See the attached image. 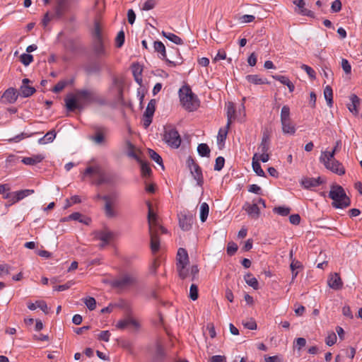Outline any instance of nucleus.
<instances>
[{
	"label": "nucleus",
	"instance_id": "nucleus-18",
	"mask_svg": "<svg viewBox=\"0 0 362 362\" xmlns=\"http://www.w3.org/2000/svg\"><path fill=\"white\" fill-rule=\"evenodd\" d=\"M29 82L30 80L28 78H23L22 81L19 94L23 98H28L35 92V88L34 87L28 86Z\"/></svg>",
	"mask_w": 362,
	"mask_h": 362
},
{
	"label": "nucleus",
	"instance_id": "nucleus-59",
	"mask_svg": "<svg viewBox=\"0 0 362 362\" xmlns=\"http://www.w3.org/2000/svg\"><path fill=\"white\" fill-rule=\"evenodd\" d=\"M35 133H33L34 134ZM33 135V134H28L27 133H21V134H19L16 136H15L14 137H13L12 139H10L11 141H13V142H15V143H18L20 141L25 139V138H28L30 136H31Z\"/></svg>",
	"mask_w": 362,
	"mask_h": 362
},
{
	"label": "nucleus",
	"instance_id": "nucleus-42",
	"mask_svg": "<svg viewBox=\"0 0 362 362\" xmlns=\"http://www.w3.org/2000/svg\"><path fill=\"white\" fill-rule=\"evenodd\" d=\"M229 128H227V125L225 128H221L218 131V135H217V142L218 144L221 143H224L227 134H228V130Z\"/></svg>",
	"mask_w": 362,
	"mask_h": 362
},
{
	"label": "nucleus",
	"instance_id": "nucleus-22",
	"mask_svg": "<svg viewBox=\"0 0 362 362\" xmlns=\"http://www.w3.org/2000/svg\"><path fill=\"white\" fill-rule=\"evenodd\" d=\"M126 146V153L127 156L136 160L137 162H141L139 155L137 154V149L135 146L132 144L129 141H127L125 143Z\"/></svg>",
	"mask_w": 362,
	"mask_h": 362
},
{
	"label": "nucleus",
	"instance_id": "nucleus-56",
	"mask_svg": "<svg viewBox=\"0 0 362 362\" xmlns=\"http://www.w3.org/2000/svg\"><path fill=\"white\" fill-rule=\"evenodd\" d=\"M124 33L123 30L119 31L115 39V44L117 47H121L124 42Z\"/></svg>",
	"mask_w": 362,
	"mask_h": 362
},
{
	"label": "nucleus",
	"instance_id": "nucleus-37",
	"mask_svg": "<svg viewBox=\"0 0 362 362\" xmlns=\"http://www.w3.org/2000/svg\"><path fill=\"white\" fill-rule=\"evenodd\" d=\"M289 120H291L290 107L288 105H284L281 108L280 114L281 123Z\"/></svg>",
	"mask_w": 362,
	"mask_h": 362
},
{
	"label": "nucleus",
	"instance_id": "nucleus-64",
	"mask_svg": "<svg viewBox=\"0 0 362 362\" xmlns=\"http://www.w3.org/2000/svg\"><path fill=\"white\" fill-rule=\"evenodd\" d=\"M341 67L346 74H350L351 71V66L349 61L346 59L341 60Z\"/></svg>",
	"mask_w": 362,
	"mask_h": 362
},
{
	"label": "nucleus",
	"instance_id": "nucleus-19",
	"mask_svg": "<svg viewBox=\"0 0 362 362\" xmlns=\"http://www.w3.org/2000/svg\"><path fill=\"white\" fill-rule=\"evenodd\" d=\"M327 284L334 290H339L342 288L343 283L341 277L337 273H334L328 278Z\"/></svg>",
	"mask_w": 362,
	"mask_h": 362
},
{
	"label": "nucleus",
	"instance_id": "nucleus-15",
	"mask_svg": "<svg viewBox=\"0 0 362 362\" xmlns=\"http://www.w3.org/2000/svg\"><path fill=\"white\" fill-rule=\"evenodd\" d=\"M189 259L187 250L184 248H179L176 257V269L183 268V266H188Z\"/></svg>",
	"mask_w": 362,
	"mask_h": 362
},
{
	"label": "nucleus",
	"instance_id": "nucleus-49",
	"mask_svg": "<svg viewBox=\"0 0 362 362\" xmlns=\"http://www.w3.org/2000/svg\"><path fill=\"white\" fill-rule=\"evenodd\" d=\"M253 160H261L262 163H266L269 160V155L268 153H255L252 158Z\"/></svg>",
	"mask_w": 362,
	"mask_h": 362
},
{
	"label": "nucleus",
	"instance_id": "nucleus-10",
	"mask_svg": "<svg viewBox=\"0 0 362 362\" xmlns=\"http://www.w3.org/2000/svg\"><path fill=\"white\" fill-rule=\"evenodd\" d=\"M153 49L158 53V57L165 60L170 66H175L177 64H181L180 58L177 61H172L167 58L165 47L162 42L155 41L153 42Z\"/></svg>",
	"mask_w": 362,
	"mask_h": 362
},
{
	"label": "nucleus",
	"instance_id": "nucleus-28",
	"mask_svg": "<svg viewBox=\"0 0 362 362\" xmlns=\"http://www.w3.org/2000/svg\"><path fill=\"white\" fill-rule=\"evenodd\" d=\"M350 101L351 103L347 106L348 109L351 113L356 115L358 113L357 107L359 104V98L356 95L352 94L350 95Z\"/></svg>",
	"mask_w": 362,
	"mask_h": 362
},
{
	"label": "nucleus",
	"instance_id": "nucleus-17",
	"mask_svg": "<svg viewBox=\"0 0 362 362\" xmlns=\"http://www.w3.org/2000/svg\"><path fill=\"white\" fill-rule=\"evenodd\" d=\"M243 209L245 210L247 214L252 218L257 219L259 216L260 209L256 203L251 204L248 202H245L243 206Z\"/></svg>",
	"mask_w": 362,
	"mask_h": 362
},
{
	"label": "nucleus",
	"instance_id": "nucleus-24",
	"mask_svg": "<svg viewBox=\"0 0 362 362\" xmlns=\"http://www.w3.org/2000/svg\"><path fill=\"white\" fill-rule=\"evenodd\" d=\"M18 97V93L14 88L7 89L3 95L4 99L8 103H14L17 100Z\"/></svg>",
	"mask_w": 362,
	"mask_h": 362
},
{
	"label": "nucleus",
	"instance_id": "nucleus-34",
	"mask_svg": "<svg viewBox=\"0 0 362 362\" xmlns=\"http://www.w3.org/2000/svg\"><path fill=\"white\" fill-rule=\"evenodd\" d=\"M162 35L168 40L176 45L183 44V40L179 36L175 35L174 33L163 31Z\"/></svg>",
	"mask_w": 362,
	"mask_h": 362
},
{
	"label": "nucleus",
	"instance_id": "nucleus-1",
	"mask_svg": "<svg viewBox=\"0 0 362 362\" xmlns=\"http://www.w3.org/2000/svg\"><path fill=\"white\" fill-rule=\"evenodd\" d=\"M148 207V233L151 239V249L152 252L156 253L160 249V240L158 236V231L162 233H167L165 228L160 225L158 216L152 209V205L150 202H146Z\"/></svg>",
	"mask_w": 362,
	"mask_h": 362
},
{
	"label": "nucleus",
	"instance_id": "nucleus-23",
	"mask_svg": "<svg viewBox=\"0 0 362 362\" xmlns=\"http://www.w3.org/2000/svg\"><path fill=\"white\" fill-rule=\"evenodd\" d=\"M37 308L42 310L45 314L49 313V308L44 300H37L35 303H28V308L30 310H35Z\"/></svg>",
	"mask_w": 362,
	"mask_h": 362
},
{
	"label": "nucleus",
	"instance_id": "nucleus-21",
	"mask_svg": "<svg viewBox=\"0 0 362 362\" xmlns=\"http://www.w3.org/2000/svg\"><path fill=\"white\" fill-rule=\"evenodd\" d=\"M35 192L33 189H22L13 192L12 204L18 202L25 197L33 194Z\"/></svg>",
	"mask_w": 362,
	"mask_h": 362
},
{
	"label": "nucleus",
	"instance_id": "nucleus-43",
	"mask_svg": "<svg viewBox=\"0 0 362 362\" xmlns=\"http://www.w3.org/2000/svg\"><path fill=\"white\" fill-rule=\"evenodd\" d=\"M90 140H92L97 145H101L105 143V138L102 132H98L95 134V135L90 136Z\"/></svg>",
	"mask_w": 362,
	"mask_h": 362
},
{
	"label": "nucleus",
	"instance_id": "nucleus-11",
	"mask_svg": "<svg viewBox=\"0 0 362 362\" xmlns=\"http://www.w3.org/2000/svg\"><path fill=\"white\" fill-rule=\"evenodd\" d=\"M187 164L194 180H197V185L202 186L203 184V175L200 167L191 157L187 158Z\"/></svg>",
	"mask_w": 362,
	"mask_h": 362
},
{
	"label": "nucleus",
	"instance_id": "nucleus-52",
	"mask_svg": "<svg viewBox=\"0 0 362 362\" xmlns=\"http://www.w3.org/2000/svg\"><path fill=\"white\" fill-rule=\"evenodd\" d=\"M198 287L195 284H192L189 288V297L192 300H196L198 298Z\"/></svg>",
	"mask_w": 362,
	"mask_h": 362
},
{
	"label": "nucleus",
	"instance_id": "nucleus-60",
	"mask_svg": "<svg viewBox=\"0 0 362 362\" xmlns=\"http://www.w3.org/2000/svg\"><path fill=\"white\" fill-rule=\"evenodd\" d=\"M237 250H238V245L235 243H233V242L228 243V244L227 245L228 255L232 256L235 253V252Z\"/></svg>",
	"mask_w": 362,
	"mask_h": 362
},
{
	"label": "nucleus",
	"instance_id": "nucleus-32",
	"mask_svg": "<svg viewBox=\"0 0 362 362\" xmlns=\"http://www.w3.org/2000/svg\"><path fill=\"white\" fill-rule=\"evenodd\" d=\"M56 138V132L54 130L48 132L44 136L39 139L38 144L41 145L47 144L52 142Z\"/></svg>",
	"mask_w": 362,
	"mask_h": 362
},
{
	"label": "nucleus",
	"instance_id": "nucleus-7",
	"mask_svg": "<svg viewBox=\"0 0 362 362\" xmlns=\"http://www.w3.org/2000/svg\"><path fill=\"white\" fill-rule=\"evenodd\" d=\"M77 101L81 105L90 104L94 102H98V98L93 90L81 89L76 93Z\"/></svg>",
	"mask_w": 362,
	"mask_h": 362
},
{
	"label": "nucleus",
	"instance_id": "nucleus-20",
	"mask_svg": "<svg viewBox=\"0 0 362 362\" xmlns=\"http://www.w3.org/2000/svg\"><path fill=\"white\" fill-rule=\"evenodd\" d=\"M45 159L42 154L33 155L30 157H24L21 162L26 165H35L41 163Z\"/></svg>",
	"mask_w": 362,
	"mask_h": 362
},
{
	"label": "nucleus",
	"instance_id": "nucleus-63",
	"mask_svg": "<svg viewBox=\"0 0 362 362\" xmlns=\"http://www.w3.org/2000/svg\"><path fill=\"white\" fill-rule=\"evenodd\" d=\"M110 332L108 330L102 331L98 336V339L100 341H109Z\"/></svg>",
	"mask_w": 362,
	"mask_h": 362
},
{
	"label": "nucleus",
	"instance_id": "nucleus-25",
	"mask_svg": "<svg viewBox=\"0 0 362 362\" xmlns=\"http://www.w3.org/2000/svg\"><path fill=\"white\" fill-rule=\"evenodd\" d=\"M246 80L255 85L268 84L269 82L265 78L260 77L258 74H250L245 76Z\"/></svg>",
	"mask_w": 362,
	"mask_h": 362
},
{
	"label": "nucleus",
	"instance_id": "nucleus-55",
	"mask_svg": "<svg viewBox=\"0 0 362 362\" xmlns=\"http://www.w3.org/2000/svg\"><path fill=\"white\" fill-rule=\"evenodd\" d=\"M141 164V174L144 177L149 176L151 173V168L144 162H139Z\"/></svg>",
	"mask_w": 362,
	"mask_h": 362
},
{
	"label": "nucleus",
	"instance_id": "nucleus-35",
	"mask_svg": "<svg viewBox=\"0 0 362 362\" xmlns=\"http://www.w3.org/2000/svg\"><path fill=\"white\" fill-rule=\"evenodd\" d=\"M132 73L134 76L135 81L141 85L142 83V68L139 64H134L132 66Z\"/></svg>",
	"mask_w": 362,
	"mask_h": 362
},
{
	"label": "nucleus",
	"instance_id": "nucleus-40",
	"mask_svg": "<svg viewBox=\"0 0 362 362\" xmlns=\"http://www.w3.org/2000/svg\"><path fill=\"white\" fill-rule=\"evenodd\" d=\"M197 152L202 157H209L210 155V148L206 144H200L197 146Z\"/></svg>",
	"mask_w": 362,
	"mask_h": 362
},
{
	"label": "nucleus",
	"instance_id": "nucleus-62",
	"mask_svg": "<svg viewBox=\"0 0 362 362\" xmlns=\"http://www.w3.org/2000/svg\"><path fill=\"white\" fill-rule=\"evenodd\" d=\"M337 341V336L335 334V333L334 332H332L331 334H329L327 338H326V340H325V342H326V344L327 346H332L334 345Z\"/></svg>",
	"mask_w": 362,
	"mask_h": 362
},
{
	"label": "nucleus",
	"instance_id": "nucleus-51",
	"mask_svg": "<svg viewBox=\"0 0 362 362\" xmlns=\"http://www.w3.org/2000/svg\"><path fill=\"white\" fill-rule=\"evenodd\" d=\"M20 58L21 62L25 66H28L33 61V57L30 54L23 53Z\"/></svg>",
	"mask_w": 362,
	"mask_h": 362
},
{
	"label": "nucleus",
	"instance_id": "nucleus-8",
	"mask_svg": "<svg viewBox=\"0 0 362 362\" xmlns=\"http://www.w3.org/2000/svg\"><path fill=\"white\" fill-rule=\"evenodd\" d=\"M320 160L324 164L327 169L331 170L332 173L339 175H341L345 173L344 167L341 163L337 160L335 158L329 159L327 158H320Z\"/></svg>",
	"mask_w": 362,
	"mask_h": 362
},
{
	"label": "nucleus",
	"instance_id": "nucleus-45",
	"mask_svg": "<svg viewBox=\"0 0 362 362\" xmlns=\"http://www.w3.org/2000/svg\"><path fill=\"white\" fill-rule=\"evenodd\" d=\"M274 212L281 216H286L289 214L291 209L287 206H277L273 209Z\"/></svg>",
	"mask_w": 362,
	"mask_h": 362
},
{
	"label": "nucleus",
	"instance_id": "nucleus-46",
	"mask_svg": "<svg viewBox=\"0 0 362 362\" xmlns=\"http://www.w3.org/2000/svg\"><path fill=\"white\" fill-rule=\"evenodd\" d=\"M112 88H115L118 97L121 98L122 95V82L119 78H114L112 79Z\"/></svg>",
	"mask_w": 362,
	"mask_h": 362
},
{
	"label": "nucleus",
	"instance_id": "nucleus-13",
	"mask_svg": "<svg viewBox=\"0 0 362 362\" xmlns=\"http://www.w3.org/2000/svg\"><path fill=\"white\" fill-rule=\"evenodd\" d=\"M179 226L184 231H188L193 224V216L191 214L183 211L178 214Z\"/></svg>",
	"mask_w": 362,
	"mask_h": 362
},
{
	"label": "nucleus",
	"instance_id": "nucleus-54",
	"mask_svg": "<svg viewBox=\"0 0 362 362\" xmlns=\"http://www.w3.org/2000/svg\"><path fill=\"white\" fill-rule=\"evenodd\" d=\"M156 4V0H146L143 3L141 6V9L144 11H149L153 9Z\"/></svg>",
	"mask_w": 362,
	"mask_h": 362
},
{
	"label": "nucleus",
	"instance_id": "nucleus-33",
	"mask_svg": "<svg viewBox=\"0 0 362 362\" xmlns=\"http://www.w3.org/2000/svg\"><path fill=\"white\" fill-rule=\"evenodd\" d=\"M65 102L68 110L72 111L75 109L81 108V105L77 101L76 98H67Z\"/></svg>",
	"mask_w": 362,
	"mask_h": 362
},
{
	"label": "nucleus",
	"instance_id": "nucleus-36",
	"mask_svg": "<svg viewBox=\"0 0 362 362\" xmlns=\"http://www.w3.org/2000/svg\"><path fill=\"white\" fill-rule=\"evenodd\" d=\"M244 279L246 284L257 290L259 288V284L257 279L252 276V274L248 273L245 275Z\"/></svg>",
	"mask_w": 362,
	"mask_h": 362
},
{
	"label": "nucleus",
	"instance_id": "nucleus-38",
	"mask_svg": "<svg viewBox=\"0 0 362 362\" xmlns=\"http://www.w3.org/2000/svg\"><path fill=\"white\" fill-rule=\"evenodd\" d=\"M156 101L155 99L151 100L148 103V105L144 113V116H147L148 117H153L156 110Z\"/></svg>",
	"mask_w": 362,
	"mask_h": 362
},
{
	"label": "nucleus",
	"instance_id": "nucleus-6",
	"mask_svg": "<svg viewBox=\"0 0 362 362\" xmlns=\"http://www.w3.org/2000/svg\"><path fill=\"white\" fill-rule=\"evenodd\" d=\"M163 141L173 148H178L182 141L179 132L171 126L164 128Z\"/></svg>",
	"mask_w": 362,
	"mask_h": 362
},
{
	"label": "nucleus",
	"instance_id": "nucleus-39",
	"mask_svg": "<svg viewBox=\"0 0 362 362\" xmlns=\"http://www.w3.org/2000/svg\"><path fill=\"white\" fill-rule=\"evenodd\" d=\"M209 207L207 203L203 202L200 206V220L205 222L208 218Z\"/></svg>",
	"mask_w": 362,
	"mask_h": 362
},
{
	"label": "nucleus",
	"instance_id": "nucleus-27",
	"mask_svg": "<svg viewBox=\"0 0 362 362\" xmlns=\"http://www.w3.org/2000/svg\"><path fill=\"white\" fill-rule=\"evenodd\" d=\"M66 220L70 221H77L80 223H83L86 225H88L90 222V219L88 217L83 216L81 214L78 212H74L70 214L67 218H66Z\"/></svg>",
	"mask_w": 362,
	"mask_h": 362
},
{
	"label": "nucleus",
	"instance_id": "nucleus-16",
	"mask_svg": "<svg viewBox=\"0 0 362 362\" xmlns=\"http://www.w3.org/2000/svg\"><path fill=\"white\" fill-rule=\"evenodd\" d=\"M92 48L95 55L98 57H103L107 54L103 39H93Z\"/></svg>",
	"mask_w": 362,
	"mask_h": 362
},
{
	"label": "nucleus",
	"instance_id": "nucleus-12",
	"mask_svg": "<svg viewBox=\"0 0 362 362\" xmlns=\"http://www.w3.org/2000/svg\"><path fill=\"white\" fill-rule=\"evenodd\" d=\"M179 276L182 279L190 278L192 281L194 280L199 273V269L197 265L183 266V268L177 269Z\"/></svg>",
	"mask_w": 362,
	"mask_h": 362
},
{
	"label": "nucleus",
	"instance_id": "nucleus-57",
	"mask_svg": "<svg viewBox=\"0 0 362 362\" xmlns=\"http://www.w3.org/2000/svg\"><path fill=\"white\" fill-rule=\"evenodd\" d=\"M74 281H69L63 285L56 286L54 287V291H64L70 288L74 285Z\"/></svg>",
	"mask_w": 362,
	"mask_h": 362
},
{
	"label": "nucleus",
	"instance_id": "nucleus-2",
	"mask_svg": "<svg viewBox=\"0 0 362 362\" xmlns=\"http://www.w3.org/2000/svg\"><path fill=\"white\" fill-rule=\"evenodd\" d=\"M178 93L180 104L187 111L194 112L199 107V100L189 86H182Z\"/></svg>",
	"mask_w": 362,
	"mask_h": 362
},
{
	"label": "nucleus",
	"instance_id": "nucleus-47",
	"mask_svg": "<svg viewBox=\"0 0 362 362\" xmlns=\"http://www.w3.org/2000/svg\"><path fill=\"white\" fill-rule=\"evenodd\" d=\"M148 154L152 160H153L158 165H162L163 168L162 158L156 151L152 149H148Z\"/></svg>",
	"mask_w": 362,
	"mask_h": 362
},
{
	"label": "nucleus",
	"instance_id": "nucleus-48",
	"mask_svg": "<svg viewBox=\"0 0 362 362\" xmlns=\"http://www.w3.org/2000/svg\"><path fill=\"white\" fill-rule=\"evenodd\" d=\"M66 9V4L65 0H59L57 7L56 8V14L58 16H62Z\"/></svg>",
	"mask_w": 362,
	"mask_h": 362
},
{
	"label": "nucleus",
	"instance_id": "nucleus-53",
	"mask_svg": "<svg viewBox=\"0 0 362 362\" xmlns=\"http://www.w3.org/2000/svg\"><path fill=\"white\" fill-rule=\"evenodd\" d=\"M339 144V141H337V146L332 149V151H324V152H322V154H321L320 158H327L329 159L334 158V155H335V153L337 151V146H338Z\"/></svg>",
	"mask_w": 362,
	"mask_h": 362
},
{
	"label": "nucleus",
	"instance_id": "nucleus-5",
	"mask_svg": "<svg viewBox=\"0 0 362 362\" xmlns=\"http://www.w3.org/2000/svg\"><path fill=\"white\" fill-rule=\"evenodd\" d=\"M84 176H90L93 178V183L96 185H100L109 182V177L103 170L100 165H95L88 167L84 173Z\"/></svg>",
	"mask_w": 362,
	"mask_h": 362
},
{
	"label": "nucleus",
	"instance_id": "nucleus-4",
	"mask_svg": "<svg viewBox=\"0 0 362 362\" xmlns=\"http://www.w3.org/2000/svg\"><path fill=\"white\" fill-rule=\"evenodd\" d=\"M329 196L333 200V206L335 208L344 209L350 204V199L341 186H332Z\"/></svg>",
	"mask_w": 362,
	"mask_h": 362
},
{
	"label": "nucleus",
	"instance_id": "nucleus-31",
	"mask_svg": "<svg viewBox=\"0 0 362 362\" xmlns=\"http://www.w3.org/2000/svg\"><path fill=\"white\" fill-rule=\"evenodd\" d=\"M235 108L233 103L227 104V128H229L233 119L235 117Z\"/></svg>",
	"mask_w": 362,
	"mask_h": 362
},
{
	"label": "nucleus",
	"instance_id": "nucleus-26",
	"mask_svg": "<svg viewBox=\"0 0 362 362\" xmlns=\"http://www.w3.org/2000/svg\"><path fill=\"white\" fill-rule=\"evenodd\" d=\"M281 129L282 132L284 134H290L293 135L295 134L296 132V125L293 124V122L291 120L286 121L285 122H281Z\"/></svg>",
	"mask_w": 362,
	"mask_h": 362
},
{
	"label": "nucleus",
	"instance_id": "nucleus-41",
	"mask_svg": "<svg viewBox=\"0 0 362 362\" xmlns=\"http://www.w3.org/2000/svg\"><path fill=\"white\" fill-rule=\"evenodd\" d=\"M324 96L325 98L327 103V105L329 107H332V96H333V92L332 89L329 86H327L324 89Z\"/></svg>",
	"mask_w": 362,
	"mask_h": 362
},
{
	"label": "nucleus",
	"instance_id": "nucleus-9",
	"mask_svg": "<svg viewBox=\"0 0 362 362\" xmlns=\"http://www.w3.org/2000/svg\"><path fill=\"white\" fill-rule=\"evenodd\" d=\"M136 281V279L131 274H124L112 281V287L118 289H125L131 286Z\"/></svg>",
	"mask_w": 362,
	"mask_h": 362
},
{
	"label": "nucleus",
	"instance_id": "nucleus-58",
	"mask_svg": "<svg viewBox=\"0 0 362 362\" xmlns=\"http://www.w3.org/2000/svg\"><path fill=\"white\" fill-rule=\"evenodd\" d=\"M225 163V159L222 156H218L216 159V163L214 165V170L217 171H220L223 169Z\"/></svg>",
	"mask_w": 362,
	"mask_h": 362
},
{
	"label": "nucleus",
	"instance_id": "nucleus-30",
	"mask_svg": "<svg viewBox=\"0 0 362 362\" xmlns=\"http://www.w3.org/2000/svg\"><path fill=\"white\" fill-rule=\"evenodd\" d=\"M270 141L269 138L267 134H264L261 143L258 147V153H267L269 149Z\"/></svg>",
	"mask_w": 362,
	"mask_h": 362
},
{
	"label": "nucleus",
	"instance_id": "nucleus-50",
	"mask_svg": "<svg viewBox=\"0 0 362 362\" xmlns=\"http://www.w3.org/2000/svg\"><path fill=\"white\" fill-rule=\"evenodd\" d=\"M84 303L90 310H93L96 308V301L93 297H87L84 299Z\"/></svg>",
	"mask_w": 362,
	"mask_h": 362
},
{
	"label": "nucleus",
	"instance_id": "nucleus-44",
	"mask_svg": "<svg viewBox=\"0 0 362 362\" xmlns=\"http://www.w3.org/2000/svg\"><path fill=\"white\" fill-rule=\"evenodd\" d=\"M253 170L256 173V174L259 176L264 177L265 173L262 170L261 165L258 160H255L252 159V163Z\"/></svg>",
	"mask_w": 362,
	"mask_h": 362
},
{
	"label": "nucleus",
	"instance_id": "nucleus-14",
	"mask_svg": "<svg viewBox=\"0 0 362 362\" xmlns=\"http://www.w3.org/2000/svg\"><path fill=\"white\" fill-rule=\"evenodd\" d=\"M95 237L96 239L102 242L100 246L103 247L109 244L110 240L113 238V233L110 230L105 228L103 230L96 231L95 233Z\"/></svg>",
	"mask_w": 362,
	"mask_h": 362
},
{
	"label": "nucleus",
	"instance_id": "nucleus-29",
	"mask_svg": "<svg viewBox=\"0 0 362 362\" xmlns=\"http://www.w3.org/2000/svg\"><path fill=\"white\" fill-rule=\"evenodd\" d=\"M322 183L320 177L317 178H305L302 180V185L305 188L310 189L312 187H317Z\"/></svg>",
	"mask_w": 362,
	"mask_h": 362
},
{
	"label": "nucleus",
	"instance_id": "nucleus-3",
	"mask_svg": "<svg viewBox=\"0 0 362 362\" xmlns=\"http://www.w3.org/2000/svg\"><path fill=\"white\" fill-rule=\"evenodd\" d=\"M97 197L105 202L104 214L107 218L112 219L118 216L119 211L117 208L118 195L117 193H112L103 196L98 194Z\"/></svg>",
	"mask_w": 362,
	"mask_h": 362
},
{
	"label": "nucleus",
	"instance_id": "nucleus-61",
	"mask_svg": "<svg viewBox=\"0 0 362 362\" xmlns=\"http://www.w3.org/2000/svg\"><path fill=\"white\" fill-rule=\"evenodd\" d=\"M300 68L304 70L307 74L312 78H315V71L313 70V68L310 66L306 65V64H302L300 66Z\"/></svg>",
	"mask_w": 362,
	"mask_h": 362
}]
</instances>
